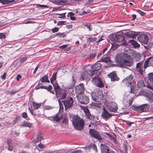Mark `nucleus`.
Wrapping results in <instances>:
<instances>
[{"label":"nucleus","mask_w":153,"mask_h":153,"mask_svg":"<svg viewBox=\"0 0 153 153\" xmlns=\"http://www.w3.org/2000/svg\"><path fill=\"white\" fill-rule=\"evenodd\" d=\"M130 92L131 93L134 94L138 90V88L136 86H131Z\"/></svg>","instance_id":"c85d7f7f"},{"label":"nucleus","mask_w":153,"mask_h":153,"mask_svg":"<svg viewBox=\"0 0 153 153\" xmlns=\"http://www.w3.org/2000/svg\"><path fill=\"white\" fill-rule=\"evenodd\" d=\"M74 14L72 12H69L68 14V16H70V17H72V16L74 15Z\"/></svg>","instance_id":"69168bd1"},{"label":"nucleus","mask_w":153,"mask_h":153,"mask_svg":"<svg viewBox=\"0 0 153 153\" xmlns=\"http://www.w3.org/2000/svg\"><path fill=\"white\" fill-rule=\"evenodd\" d=\"M87 41L89 42H93L97 41V38L96 37H92L89 36L88 37H86Z\"/></svg>","instance_id":"7c9ffc66"},{"label":"nucleus","mask_w":153,"mask_h":153,"mask_svg":"<svg viewBox=\"0 0 153 153\" xmlns=\"http://www.w3.org/2000/svg\"><path fill=\"white\" fill-rule=\"evenodd\" d=\"M45 89H46L49 91L51 93L54 94V91H51V90L52 89V86L51 85H49L48 87V86H45Z\"/></svg>","instance_id":"58836bf2"},{"label":"nucleus","mask_w":153,"mask_h":153,"mask_svg":"<svg viewBox=\"0 0 153 153\" xmlns=\"http://www.w3.org/2000/svg\"><path fill=\"white\" fill-rule=\"evenodd\" d=\"M20 116H17L16 117L15 119L13 120V125L16 124L20 120Z\"/></svg>","instance_id":"a19ab883"},{"label":"nucleus","mask_w":153,"mask_h":153,"mask_svg":"<svg viewBox=\"0 0 153 153\" xmlns=\"http://www.w3.org/2000/svg\"><path fill=\"white\" fill-rule=\"evenodd\" d=\"M75 91L76 93L79 95L82 94L84 91V84L81 83L76 86L75 87Z\"/></svg>","instance_id":"6ab92c4d"},{"label":"nucleus","mask_w":153,"mask_h":153,"mask_svg":"<svg viewBox=\"0 0 153 153\" xmlns=\"http://www.w3.org/2000/svg\"><path fill=\"white\" fill-rule=\"evenodd\" d=\"M97 91H98L95 92V95L93 94L92 97L95 101L99 102L101 101L103 98V94L100 89L97 90Z\"/></svg>","instance_id":"9b49d317"},{"label":"nucleus","mask_w":153,"mask_h":153,"mask_svg":"<svg viewBox=\"0 0 153 153\" xmlns=\"http://www.w3.org/2000/svg\"><path fill=\"white\" fill-rule=\"evenodd\" d=\"M59 30V28L58 27H55L51 30V31L53 33H54L57 32Z\"/></svg>","instance_id":"de8ad7c7"},{"label":"nucleus","mask_w":153,"mask_h":153,"mask_svg":"<svg viewBox=\"0 0 153 153\" xmlns=\"http://www.w3.org/2000/svg\"><path fill=\"white\" fill-rule=\"evenodd\" d=\"M39 7H44V8H47L48 7V6L46 5H39Z\"/></svg>","instance_id":"052dcab7"},{"label":"nucleus","mask_w":153,"mask_h":153,"mask_svg":"<svg viewBox=\"0 0 153 153\" xmlns=\"http://www.w3.org/2000/svg\"><path fill=\"white\" fill-rule=\"evenodd\" d=\"M129 57L128 54L122 53H118L115 57V62L121 66L125 58Z\"/></svg>","instance_id":"423d86ee"},{"label":"nucleus","mask_w":153,"mask_h":153,"mask_svg":"<svg viewBox=\"0 0 153 153\" xmlns=\"http://www.w3.org/2000/svg\"><path fill=\"white\" fill-rule=\"evenodd\" d=\"M16 92H17L16 91V90H11L10 91L9 94H15Z\"/></svg>","instance_id":"13d9d810"},{"label":"nucleus","mask_w":153,"mask_h":153,"mask_svg":"<svg viewBox=\"0 0 153 153\" xmlns=\"http://www.w3.org/2000/svg\"><path fill=\"white\" fill-rule=\"evenodd\" d=\"M66 13H64L59 14L60 16L58 17L59 18H64L65 17V14Z\"/></svg>","instance_id":"864d4df0"},{"label":"nucleus","mask_w":153,"mask_h":153,"mask_svg":"<svg viewBox=\"0 0 153 153\" xmlns=\"http://www.w3.org/2000/svg\"><path fill=\"white\" fill-rule=\"evenodd\" d=\"M148 78L149 80L152 82L153 86V73H150L148 75ZM138 87L140 88H143L146 86L148 88L150 89L151 91H153V86L151 85L150 84H148L147 86L145 84L143 81L142 80H139L137 83Z\"/></svg>","instance_id":"7ed1b4c3"},{"label":"nucleus","mask_w":153,"mask_h":153,"mask_svg":"<svg viewBox=\"0 0 153 153\" xmlns=\"http://www.w3.org/2000/svg\"><path fill=\"white\" fill-rule=\"evenodd\" d=\"M147 100L151 102L153 101V95L152 92L147 93Z\"/></svg>","instance_id":"bb28decb"},{"label":"nucleus","mask_w":153,"mask_h":153,"mask_svg":"<svg viewBox=\"0 0 153 153\" xmlns=\"http://www.w3.org/2000/svg\"><path fill=\"white\" fill-rule=\"evenodd\" d=\"M21 78V76L20 74H18L17 75L16 77V80L17 81H19L20 79Z\"/></svg>","instance_id":"0e129e2a"},{"label":"nucleus","mask_w":153,"mask_h":153,"mask_svg":"<svg viewBox=\"0 0 153 153\" xmlns=\"http://www.w3.org/2000/svg\"><path fill=\"white\" fill-rule=\"evenodd\" d=\"M32 104L34 109H38L39 107L41 105V104H38L34 102H32Z\"/></svg>","instance_id":"473e14b6"},{"label":"nucleus","mask_w":153,"mask_h":153,"mask_svg":"<svg viewBox=\"0 0 153 153\" xmlns=\"http://www.w3.org/2000/svg\"><path fill=\"white\" fill-rule=\"evenodd\" d=\"M68 45H63L60 46V48L61 49H64L65 51H68L71 49V47H69L65 48Z\"/></svg>","instance_id":"c9c22d12"},{"label":"nucleus","mask_w":153,"mask_h":153,"mask_svg":"<svg viewBox=\"0 0 153 153\" xmlns=\"http://www.w3.org/2000/svg\"><path fill=\"white\" fill-rule=\"evenodd\" d=\"M57 73V72L53 73L50 79V81L53 85V86L54 88V89L55 90L56 93V91H60L62 90L60 89V87L57 82H56V81L53 83V82L56 79Z\"/></svg>","instance_id":"f8f14e48"},{"label":"nucleus","mask_w":153,"mask_h":153,"mask_svg":"<svg viewBox=\"0 0 153 153\" xmlns=\"http://www.w3.org/2000/svg\"><path fill=\"white\" fill-rule=\"evenodd\" d=\"M89 134L91 137L96 138L99 142H101L104 140L101 138L99 132L94 129H90L89 131Z\"/></svg>","instance_id":"6e6552de"},{"label":"nucleus","mask_w":153,"mask_h":153,"mask_svg":"<svg viewBox=\"0 0 153 153\" xmlns=\"http://www.w3.org/2000/svg\"><path fill=\"white\" fill-rule=\"evenodd\" d=\"M152 57H151L148 58L145 62L144 63V68H146L149 66V63L150 60L152 59Z\"/></svg>","instance_id":"2f4dec72"},{"label":"nucleus","mask_w":153,"mask_h":153,"mask_svg":"<svg viewBox=\"0 0 153 153\" xmlns=\"http://www.w3.org/2000/svg\"><path fill=\"white\" fill-rule=\"evenodd\" d=\"M137 12L139 13L142 16H143L145 15L146 13L143 12L140 10H137Z\"/></svg>","instance_id":"c03bdc74"},{"label":"nucleus","mask_w":153,"mask_h":153,"mask_svg":"<svg viewBox=\"0 0 153 153\" xmlns=\"http://www.w3.org/2000/svg\"><path fill=\"white\" fill-rule=\"evenodd\" d=\"M40 88H44V89H45V86H42V85L41 86H36V88H35V89L36 90H37L39 89Z\"/></svg>","instance_id":"6e6d98bb"},{"label":"nucleus","mask_w":153,"mask_h":153,"mask_svg":"<svg viewBox=\"0 0 153 153\" xmlns=\"http://www.w3.org/2000/svg\"><path fill=\"white\" fill-rule=\"evenodd\" d=\"M58 35H59L60 37H64L66 36V34L64 33H58Z\"/></svg>","instance_id":"49530a36"},{"label":"nucleus","mask_w":153,"mask_h":153,"mask_svg":"<svg viewBox=\"0 0 153 153\" xmlns=\"http://www.w3.org/2000/svg\"><path fill=\"white\" fill-rule=\"evenodd\" d=\"M133 98H132L129 100V105H131L133 102Z\"/></svg>","instance_id":"338daca9"},{"label":"nucleus","mask_w":153,"mask_h":153,"mask_svg":"<svg viewBox=\"0 0 153 153\" xmlns=\"http://www.w3.org/2000/svg\"><path fill=\"white\" fill-rule=\"evenodd\" d=\"M62 102L64 105L65 109L67 110L72 107L74 101L71 97H69L65 99V100H62Z\"/></svg>","instance_id":"0eeeda50"},{"label":"nucleus","mask_w":153,"mask_h":153,"mask_svg":"<svg viewBox=\"0 0 153 153\" xmlns=\"http://www.w3.org/2000/svg\"><path fill=\"white\" fill-rule=\"evenodd\" d=\"M65 22V21H58L57 23V25L58 26H59L63 25Z\"/></svg>","instance_id":"8fccbe9b"},{"label":"nucleus","mask_w":153,"mask_h":153,"mask_svg":"<svg viewBox=\"0 0 153 153\" xmlns=\"http://www.w3.org/2000/svg\"><path fill=\"white\" fill-rule=\"evenodd\" d=\"M91 105V106L93 107V108H100L101 106V104L100 102H92Z\"/></svg>","instance_id":"393cba45"},{"label":"nucleus","mask_w":153,"mask_h":153,"mask_svg":"<svg viewBox=\"0 0 153 153\" xmlns=\"http://www.w3.org/2000/svg\"><path fill=\"white\" fill-rule=\"evenodd\" d=\"M103 140H102L101 142H100L101 143L100 144V146L101 148V151L102 153H115L109 149L108 144L106 143L105 142H103Z\"/></svg>","instance_id":"20e7f679"},{"label":"nucleus","mask_w":153,"mask_h":153,"mask_svg":"<svg viewBox=\"0 0 153 153\" xmlns=\"http://www.w3.org/2000/svg\"><path fill=\"white\" fill-rule=\"evenodd\" d=\"M128 43H130L134 48H138L140 46V45L136 41L133 39L129 40Z\"/></svg>","instance_id":"b1692460"},{"label":"nucleus","mask_w":153,"mask_h":153,"mask_svg":"<svg viewBox=\"0 0 153 153\" xmlns=\"http://www.w3.org/2000/svg\"><path fill=\"white\" fill-rule=\"evenodd\" d=\"M8 149L10 151H12L13 149L14 148L13 145V144L8 145Z\"/></svg>","instance_id":"a18cd8bd"},{"label":"nucleus","mask_w":153,"mask_h":153,"mask_svg":"<svg viewBox=\"0 0 153 153\" xmlns=\"http://www.w3.org/2000/svg\"><path fill=\"white\" fill-rule=\"evenodd\" d=\"M6 73H4L1 76V78L3 79H4L6 78Z\"/></svg>","instance_id":"bf43d9fd"},{"label":"nucleus","mask_w":153,"mask_h":153,"mask_svg":"<svg viewBox=\"0 0 153 153\" xmlns=\"http://www.w3.org/2000/svg\"><path fill=\"white\" fill-rule=\"evenodd\" d=\"M12 1L7 0H0V2L4 4H7L10 3Z\"/></svg>","instance_id":"4c0bfd02"},{"label":"nucleus","mask_w":153,"mask_h":153,"mask_svg":"<svg viewBox=\"0 0 153 153\" xmlns=\"http://www.w3.org/2000/svg\"><path fill=\"white\" fill-rule=\"evenodd\" d=\"M76 97L78 101L82 104H86L89 102L88 97L84 94L78 95Z\"/></svg>","instance_id":"9d476101"},{"label":"nucleus","mask_w":153,"mask_h":153,"mask_svg":"<svg viewBox=\"0 0 153 153\" xmlns=\"http://www.w3.org/2000/svg\"><path fill=\"white\" fill-rule=\"evenodd\" d=\"M27 116V114L26 112H24L22 115V117L24 118H26Z\"/></svg>","instance_id":"680f3d73"},{"label":"nucleus","mask_w":153,"mask_h":153,"mask_svg":"<svg viewBox=\"0 0 153 153\" xmlns=\"http://www.w3.org/2000/svg\"><path fill=\"white\" fill-rule=\"evenodd\" d=\"M32 124V123H30L28 122L25 121L23 123L21 124L20 126L21 127H31Z\"/></svg>","instance_id":"c756f323"},{"label":"nucleus","mask_w":153,"mask_h":153,"mask_svg":"<svg viewBox=\"0 0 153 153\" xmlns=\"http://www.w3.org/2000/svg\"><path fill=\"white\" fill-rule=\"evenodd\" d=\"M98 62L91 66L92 70L89 74L90 76H93L94 74L97 73L98 71L101 68L102 65Z\"/></svg>","instance_id":"1a4fd4ad"},{"label":"nucleus","mask_w":153,"mask_h":153,"mask_svg":"<svg viewBox=\"0 0 153 153\" xmlns=\"http://www.w3.org/2000/svg\"><path fill=\"white\" fill-rule=\"evenodd\" d=\"M88 73L86 72L83 73L82 74L81 78L83 79H85L88 77Z\"/></svg>","instance_id":"ea45409f"},{"label":"nucleus","mask_w":153,"mask_h":153,"mask_svg":"<svg viewBox=\"0 0 153 153\" xmlns=\"http://www.w3.org/2000/svg\"><path fill=\"white\" fill-rule=\"evenodd\" d=\"M92 146L94 150L96 151L97 152V147L95 144H93L92 145Z\"/></svg>","instance_id":"774afa93"},{"label":"nucleus","mask_w":153,"mask_h":153,"mask_svg":"<svg viewBox=\"0 0 153 153\" xmlns=\"http://www.w3.org/2000/svg\"><path fill=\"white\" fill-rule=\"evenodd\" d=\"M97 53H94L91 54L90 55V58H93L95 57Z\"/></svg>","instance_id":"603ef678"},{"label":"nucleus","mask_w":153,"mask_h":153,"mask_svg":"<svg viewBox=\"0 0 153 153\" xmlns=\"http://www.w3.org/2000/svg\"><path fill=\"white\" fill-rule=\"evenodd\" d=\"M100 62L102 61L106 63H108L111 61L110 58L109 56H105L102 57L100 59V60H99Z\"/></svg>","instance_id":"a878e982"},{"label":"nucleus","mask_w":153,"mask_h":153,"mask_svg":"<svg viewBox=\"0 0 153 153\" xmlns=\"http://www.w3.org/2000/svg\"><path fill=\"white\" fill-rule=\"evenodd\" d=\"M92 77V81L93 83L97 87L101 88L104 86L102 81L98 76L96 75L94 77Z\"/></svg>","instance_id":"ddd939ff"},{"label":"nucleus","mask_w":153,"mask_h":153,"mask_svg":"<svg viewBox=\"0 0 153 153\" xmlns=\"http://www.w3.org/2000/svg\"><path fill=\"white\" fill-rule=\"evenodd\" d=\"M137 34H136L135 32H130L126 34V35L128 37L130 38H134L136 37Z\"/></svg>","instance_id":"cd10ccee"},{"label":"nucleus","mask_w":153,"mask_h":153,"mask_svg":"<svg viewBox=\"0 0 153 153\" xmlns=\"http://www.w3.org/2000/svg\"><path fill=\"white\" fill-rule=\"evenodd\" d=\"M82 150H77L76 151L72 152L71 153H82Z\"/></svg>","instance_id":"e2e57ef3"},{"label":"nucleus","mask_w":153,"mask_h":153,"mask_svg":"<svg viewBox=\"0 0 153 153\" xmlns=\"http://www.w3.org/2000/svg\"><path fill=\"white\" fill-rule=\"evenodd\" d=\"M108 48H107L104 49L103 50V54L104 55H106L108 53Z\"/></svg>","instance_id":"5fc2aeb1"},{"label":"nucleus","mask_w":153,"mask_h":153,"mask_svg":"<svg viewBox=\"0 0 153 153\" xmlns=\"http://www.w3.org/2000/svg\"><path fill=\"white\" fill-rule=\"evenodd\" d=\"M111 105H112L108 106V107L109 111L111 112H116L118 108L116 104L114 102H112Z\"/></svg>","instance_id":"412c9836"},{"label":"nucleus","mask_w":153,"mask_h":153,"mask_svg":"<svg viewBox=\"0 0 153 153\" xmlns=\"http://www.w3.org/2000/svg\"><path fill=\"white\" fill-rule=\"evenodd\" d=\"M85 112L86 114V118L91 120H93L94 119V117L93 115H91L88 109H87L85 111Z\"/></svg>","instance_id":"5701e85b"},{"label":"nucleus","mask_w":153,"mask_h":153,"mask_svg":"<svg viewBox=\"0 0 153 153\" xmlns=\"http://www.w3.org/2000/svg\"><path fill=\"white\" fill-rule=\"evenodd\" d=\"M149 106L148 104H145L136 107V109L139 112L146 111L149 109Z\"/></svg>","instance_id":"aec40b11"},{"label":"nucleus","mask_w":153,"mask_h":153,"mask_svg":"<svg viewBox=\"0 0 153 153\" xmlns=\"http://www.w3.org/2000/svg\"><path fill=\"white\" fill-rule=\"evenodd\" d=\"M108 76L111 79V80L112 81H118L119 79L117 76L116 72L114 71L108 74Z\"/></svg>","instance_id":"4be33fe9"},{"label":"nucleus","mask_w":153,"mask_h":153,"mask_svg":"<svg viewBox=\"0 0 153 153\" xmlns=\"http://www.w3.org/2000/svg\"><path fill=\"white\" fill-rule=\"evenodd\" d=\"M137 38L139 42L144 44H147L149 40L148 36L145 34H142L139 35Z\"/></svg>","instance_id":"4468645a"},{"label":"nucleus","mask_w":153,"mask_h":153,"mask_svg":"<svg viewBox=\"0 0 153 153\" xmlns=\"http://www.w3.org/2000/svg\"><path fill=\"white\" fill-rule=\"evenodd\" d=\"M143 61H140L137 63L136 65V70L140 74L142 75L143 71L146 68H144Z\"/></svg>","instance_id":"dca6fc26"},{"label":"nucleus","mask_w":153,"mask_h":153,"mask_svg":"<svg viewBox=\"0 0 153 153\" xmlns=\"http://www.w3.org/2000/svg\"><path fill=\"white\" fill-rule=\"evenodd\" d=\"M84 26L87 28L89 31H91L93 29L92 25L89 23L85 24Z\"/></svg>","instance_id":"72a5a7b5"},{"label":"nucleus","mask_w":153,"mask_h":153,"mask_svg":"<svg viewBox=\"0 0 153 153\" xmlns=\"http://www.w3.org/2000/svg\"><path fill=\"white\" fill-rule=\"evenodd\" d=\"M56 97L59 98V99L58 100V102L60 105L62 103V102L60 100H63L67 98V92L66 91L61 90L60 91H56Z\"/></svg>","instance_id":"39448f33"},{"label":"nucleus","mask_w":153,"mask_h":153,"mask_svg":"<svg viewBox=\"0 0 153 153\" xmlns=\"http://www.w3.org/2000/svg\"><path fill=\"white\" fill-rule=\"evenodd\" d=\"M62 116H59V115H56L52 118L53 120L57 122L59 121L61 119Z\"/></svg>","instance_id":"f704fd0d"},{"label":"nucleus","mask_w":153,"mask_h":153,"mask_svg":"<svg viewBox=\"0 0 153 153\" xmlns=\"http://www.w3.org/2000/svg\"><path fill=\"white\" fill-rule=\"evenodd\" d=\"M110 39L113 42H119L120 45H118L125 46L127 45V42L124 40L123 36L120 34H113L110 36Z\"/></svg>","instance_id":"f03ea898"},{"label":"nucleus","mask_w":153,"mask_h":153,"mask_svg":"<svg viewBox=\"0 0 153 153\" xmlns=\"http://www.w3.org/2000/svg\"><path fill=\"white\" fill-rule=\"evenodd\" d=\"M6 37L5 36L4 34L3 33H0V39H2Z\"/></svg>","instance_id":"4d7b16f0"},{"label":"nucleus","mask_w":153,"mask_h":153,"mask_svg":"<svg viewBox=\"0 0 153 153\" xmlns=\"http://www.w3.org/2000/svg\"><path fill=\"white\" fill-rule=\"evenodd\" d=\"M112 116L111 114L108 112L104 107L101 114V116L103 118L106 120L109 119Z\"/></svg>","instance_id":"a211bd4d"},{"label":"nucleus","mask_w":153,"mask_h":153,"mask_svg":"<svg viewBox=\"0 0 153 153\" xmlns=\"http://www.w3.org/2000/svg\"><path fill=\"white\" fill-rule=\"evenodd\" d=\"M133 78V75L131 74L124 78L122 81V83L128 86H131Z\"/></svg>","instance_id":"2eb2a0df"},{"label":"nucleus","mask_w":153,"mask_h":153,"mask_svg":"<svg viewBox=\"0 0 153 153\" xmlns=\"http://www.w3.org/2000/svg\"><path fill=\"white\" fill-rule=\"evenodd\" d=\"M27 59L26 57H22L20 59V62L21 63H23L25 62Z\"/></svg>","instance_id":"79ce46f5"},{"label":"nucleus","mask_w":153,"mask_h":153,"mask_svg":"<svg viewBox=\"0 0 153 153\" xmlns=\"http://www.w3.org/2000/svg\"><path fill=\"white\" fill-rule=\"evenodd\" d=\"M41 81L42 82H49V81L48 79V76H46L42 77L41 79Z\"/></svg>","instance_id":"e433bc0d"},{"label":"nucleus","mask_w":153,"mask_h":153,"mask_svg":"<svg viewBox=\"0 0 153 153\" xmlns=\"http://www.w3.org/2000/svg\"><path fill=\"white\" fill-rule=\"evenodd\" d=\"M73 124L75 129L78 130H81L83 128L84 120L77 116H73L71 117Z\"/></svg>","instance_id":"f257e3e1"},{"label":"nucleus","mask_w":153,"mask_h":153,"mask_svg":"<svg viewBox=\"0 0 153 153\" xmlns=\"http://www.w3.org/2000/svg\"><path fill=\"white\" fill-rule=\"evenodd\" d=\"M128 56H129V57L128 56L125 59L123 62L122 63V64L121 65V66L123 67H126V66L130 67L132 66L133 64V61L131 59H128L130 57L129 55H128Z\"/></svg>","instance_id":"f3484780"},{"label":"nucleus","mask_w":153,"mask_h":153,"mask_svg":"<svg viewBox=\"0 0 153 153\" xmlns=\"http://www.w3.org/2000/svg\"><path fill=\"white\" fill-rule=\"evenodd\" d=\"M38 146L41 149H43L45 148V145L42 144L41 143L39 144L38 145Z\"/></svg>","instance_id":"3c124183"},{"label":"nucleus","mask_w":153,"mask_h":153,"mask_svg":"<svg viewBox=\"0 0 153 153\" xmlns=\"http://www.w3.org/2000/svg\"><path fill=\"white\" fill-rule=\"evenodd\" d=\"M12 140L10 139H7V145H9L12 144Z\"/></svg>","instance_id":"09e8293b"},{"label":"nucleus","mask_w":153,"mask_h":153,"mask_svg":"<svg viewBox=\"0 0 153 153\" xmlns=\"http://www.w3.org/2000/svg\"><path fill=\"white\" fill-rule=\"evenodd\" d=\"M123 147L125 152V153H127L128 147L125 144H123Z\"/></svg>","instance_id":"37998d69"}]
</instances>
